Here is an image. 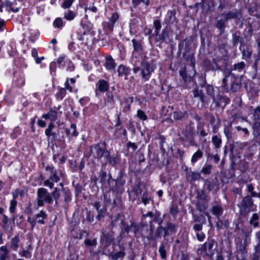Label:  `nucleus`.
Segmentation results:
<instances>
[{
  "instance_id": "nucleus-1",
  "label": "nucleus",
  "mask_w": 260,
  "mask_h": 260,
  "mask_svg": "<svg viewBox=\"0 0 260 260\" xmlns=\"http://www.w3.org/2000/svg\"><path fill=\"white\" fill-rule=\"evenodd\" d=\"M90 153L94 158L100 159L104 157L110 164L113 165L115 164V160H113L112 158L110 156L109 152L101 148L99 144L91 146Z\"/></svg>"
},
{
  "instance_id": "nucleus-2",
  "label": "nucleus",
  "mask_w": 260,
  "mask_h": 260,
  "mask_svg": "<svg viewBox=\"0 0 260 260\" xmlns=\"http://www.w3.org/2000/svg\"><path fill=\"white\" fill-rule=\"evenodd\" d=\"M238 206L240 209V214L244 216H247L250 212L254 211L256 207L252 199L249 196L244 197Z\"/></svg>"
},
{
  "instance_id": "nucleus-3",
  "label": "nucleus",
  "mask_w": 260,
  "mask_h": 260,
  "mask_svg": "<svg viewBox=\"0 0 260 260\" xmlns=\"http://www.w3.org/2000/svg\"><path fill=\"white\" fill-rule=\"evenodd\" d=\"M37 209L44 205V203L52 204L53 199L48 190L43 187L38 188L37 192Z\"/></svg>"
},
{
  "instance_id": "nucleus-4",
  "label": "nucleus",
  "mask_w": 260,
  "mask_h": 260,
  "mask_svg": "<svg viewBox=\"0 0 260 260\" xmlns=\"http://www.w3.org/2000/svg\"><path fill=\"white\" fill-rule=\"evenodd\" d=\"M141 75L142 79L144 81H148L156 69V66L153 64L152 62L149 63L143 59L141 62Z\"/></svg>"
},
{
  "instance_id": "nucleus-5",
  "label": "nucleus",
  "mask_w": 260,
  "mask_h": 260,
  "mask_svg": "<svg viewBox=\"0 0 260 260\" xmlns=\"http://www.w3.org/2000/svg\"><path fill=\"white\" fill-rule=\"evenodd\" d=\"M229 78H233L232 74H229L226 76L225 78L222 79L221 88L222 90L226 92L229 91L236 92L240 88V85L239 83L235 82L234 81L231 82V86L229 87L228 84V81Z\"/></svg>"
},
{
  "instance_id": "nucleus-6",
  "label": "nucleus",
  "mask_w": 260,
  "mask_h": 260,
  "mask_svg": "<svg viewBox=\"0 0 260 260\" xmlns=\"http://www.w3.org/2000/svg\"><path fill=\"white\" fill-rule=\"evenodd\" d=\"M214 240H209L203 244L199 250L201 251V253H204L205 255L211 257L214 254Z\"/></svg>"
},
{
  "instance_id": "nucleus-7",
  "label": "nucleus",
  "mask_w": 260,
  "mask_h": 260,
  "mask_svg": "<svg viewBox=\"0 0 260 260\" xmlns=\"http://www.w3.org/2000/svg\"><path fill=\"white\" fill-rule=\"evenodd\" d=\"M134 50L132 52L133 57H139L143 51V47L141 41L137 40L136 39H133L132 40Z\"/></svg>"
},
{
  "instance_id": "nucleus-8",
  "label": "nucleus",
  "mask_w": 260,
  "mask_h": 260,
  "mask_svg": "<svg viewBox=\"0 0 260 260\" xmlns=\"http://www.w3.org/2000/svg\"><path fill=\"white\" fill-rule=\"evenodd\" d=\"M206 89L207 94L212 98L213 102H214L217 106L220 105L222 100L226 101L228 100V99H225L224 97H222L219 94L215 97L214 94V88L212 85H207Z\"/></svg>"
},
{
  "instance_id": "nucleus-9",
  "label": "nucleus",
  "mask_w": 260,
  "mask_h": 260,
  "mask_svg": "<svg viewBox=\"0 0 260 260\" xmlns=\"http://www.w3.org/2000/svg\"><path fill=\"white\" fill-rule=\"evenodd\" d=\"M118 19V14L116 12L113 13L109 18V21L103 23L104 28L108 31H112L114 26Z\"/></svg>"
},
{
  "instance_id": "nucleus-10",
  "label": "nucleus",
  "mask_w": 260,
  "mask_h": 260,
  "mask_svg": "<svg viewBox=\"0 0 260 260\" xmlns=\"http://www.w3.org/2000/svg\"><path fill=\"white\" fill-rule=\"evenodd\" d=\"M60 180V177L57 174V171L52 175L49 176V179L45 180L43 182V185L45 186L52 189L54 187V182L57 183Z\"/></svg>"
},
{
  "instance_id": "nucleus-11",
  "label": "nucleus",
  "mask_w": 260,
  "mask_h": 260,
  "mask_svg": "<svg viewBox=\"0 0 260 260\" xmlns=\"http://www.w3.org/2000/svg\"><path fill=\"white\" fill-rule=\"evenodd\" d=\"M27 246L26 249H24L22 246H21V251L19 252V254L22 257L29 259L32 256L33 247L30 242H27Z\"/></svg>"
},
{
  "instance_id": "nucleus-12",
  "label": "nucleus",
  "mask_w": 260,
  "mask_h": 260,
  "mask_svg": "<svg viewBox=\"0 0 260 260\" xmlns=\"http://www.w3.org/2000/svg\"><path fill=\"white\" fill-rule=\"evenodd\" d=\"M173 118L176 120H181L188 118V114L186 110H177L173 112L172 114Z\"/></svg>"
},
{
  "instance_id": "nucleus-13",
  "label": "nucleus",
  "mask_w": 260,
  "mask_h": 260,
  "mask_svg": "<svg viewBox=\"0 0 260 260\" xmlns=\"http://www.w3.org/2000/svg\"><path fill=\"white\" fill-rule=\"evenodd\" d=\"M222 16L223 17L224 21H228L234 18H239L241 17V15L238 11L235 10L234 11H229L226 13H223Z\"/></svg>"
},
{
  "instance_id": "nucleus-14",
  "label": "nucleus",
  "mask_w": 260,
  "mask_h": 260,
  "mask_svg": "<svg viewBox=\"0 0 260 260\" xmlns=\"http://www.w3.org/2000/svg\"><path fill=\"white\" fill-rule=\"evenodd\" d=\"M42 118L45 119H49L53 123L57 119V112L56 110L50 109L48 113L42 115Z\"/></svg>"
},
{
  "instance_id": "nucleus-15",
  "label": "nucleus",
  "mask_w": 260,
  "mask_h": 260,
  "mask_svg": "<svg viewBox=\"0 0 260 260\" xmlns=\"http://www.w3.org/2000/svg\"><path fill=\"white\" fill-rule=\"evenodd\" d=\"M14 83L18 87L23 86L25 84V79L23 74L15 73L14 76Z\"/></svg>"
},
{
  "instance_id": "nucleus-16",
  "label": "nucleus",
  "mask_w": 260,
  "mask_h": 260,
  "mask_svg": "<svg viewBox=\"0 0 260 260\" xmlns=\"http://www.w3.org/2000/svg\"><path fill=\"white\" fill-rule=\"evenodd\" d=\"M54 127L55 124L53 123L50 122L49 123L47 128L45 131V135L47 138H50L52 137L54 140L57 138V134L55 132H52Z\"/></svg>"
},
{
  "instance_id": "nucleus-17",
  "label": "nucleus",
  "mask_w": 260,
  "mask_h": 260,
  "mask_svg": "<svg viewBox=\"0 0 260 260\" xmlns=\"http://www.w3.org/2000/svg\"><path fill=\"white\" fill-rule=\"evenodd\" d=\"M96 87L100 91L104 92L109 89V85L107 81L101 79L96 84Z\"/></svg>"
},
{
  "instance_id": "nucleus-18",
  "label": "nucleus",
  "mask_w": 260,
  "mask_h": 260,
  "mask_svg": "<svg viewBox=\"0 0 260 260\" xmlns=\"http://www.w3.org/2000/svg\"><path fill=\"white\" fill-rule=\"evenodd\" d=\"M204 186L207 187L209 191L215 190V191H217L219 189L218 183L208 179L205 180Z\"/></svg>"
},
{
  "instance_id": "nucleus-19",
  "label": "nucleus",
  "mask_w": 260,
  "mask_h": 260,
  "mask_svg": "<svg viewBox=\"0 0 260 260\" xmlns=\"http://www.w3.org/2000/svg\"><path fill=\"white\" fill-rule=\"evenodd\" d=\"M183 57L187 61L189 62L190 66L194 68L195 67V57L194 54L188 51H185L183 54Z\"/></svg>"
},
{
  "instance_id": "nucleus-20",
  "label": "nucleus",
  "mask_w": 260,
  "mask_h": 260,
  "mask_svg": "<svg viewBox=\"0 0 260 260\" xmlns=\"http://www.w3.org/2000/svg\"><path fill=\"white\" fill-rule=\"evenodd\" d=\"M2 222V227L4 230L7 232H10L12 230L11 221H10L8 217L5 214L3 215Z\"/></svg>"
},
{
  "instance_id": "nucleus-21",
  "label": "nucleus",
  "mask_w": 260,
  "mask_h": 260,
  "mask_svg": "<svg viewBox=\"0 0 260 260\" xmlns=\"http://www.w3.org/2000/svg\"><path fill=\"white\" fill-rule=\"evenodd\" d=\"M211 211L216 217L217 219H219L220 216L223 214V209L221 205H216L212 207Z\"/></svg>"
},
{
  "instance_id": "nucleus-22",
  "label": "nucleus",
  "mask_w": 260,
  "mask_h": 260,
  "mask_svg": "<svg viewBox=\"0 0 260 260\" xmlns=\"http://www.w3.org/2000/svg\"><path fill=\"white\" fill-rule=\"evenodd\" d=\"M9 250L6 246L0 247V260H8L10 258Z\"/></svg>"
},
{
  "instance_id": "nucleus-23",
  "label": "nucleus",
  "mask_w": 260,
  "mask_h": 260,
  "mask_svg": "<svg viewBox=\"0 0 260 260\" xmlns=\"http://www.w3.org/2000/svg\"><path fill=\"white\" fill-rule=\"evenodd\" d=\"M131 70L126 66L121 64L117 69V72L118 76H127L130 73Z\"/></svg>"
},
{
  "instance_id": "nucleus-24",
  "label": "nucleus",
  "mask_w": 260,
  "mask_h": 260,
  "mask_svg": "<svg viewBox=\"0 0 260 260\" xmlns=\"http://www.w3.org/2000/svg\"><path fill=\"white\" fill-rule=\"evenodd\" d=\"M192 93L193 98H198L199 101L202 103H204L205 102V95L203 93L202 90H200L198 86L196 87V88H194L193 89Z\"/></svg>"
},
{
  "instance_id": "nucleus-25",
  "label": "nucleus",
  "mask_w": 260,
  "mask_h": 260,
  "mask_svg": "<svg viewBox=\"0 0 260 260\" xmlns=\"http://www.w3.org/2000/svg\"><path fill=\"white\" fill-rule=\"evenodd\" d=\"M115 62L111 56L106 57L105 67L108 70H113L115 68Z\"/></svg>"
},
{
  "instance_id": "nucleus-26",
  "label": "nucleus",
  "mask_w": 260,
  "mask_h": 260,
  "mask_svg": "<svg viewBox=\"0 0 260 260\" xmlns=\"http://www.w3.org/2000/svg\"><path fill=\"white\" fill-rule=\"evenodd\" d=\"M166 20L169 23H173L176 22V12L174 10L168 11L166 16Z\"/></svg>"
},
{
  "instance_id": "nucleus-27",
  "label": "nucleus",
  "mask_w": 260,
  "mask_h": 260,
  "mask_svg": "<svg viewBox=\"0 0 260 260\" xmlns=\"http://www.w3.org/2000/svg\"><path fill=\"white\" fill-rule=\"evenodd\" d=\"M35 217L37 222L41 224H44L45 223L44 219L46 218L47 215L44 211L41 210L39 213L35 215Z\"/></svg>"
},
{
  "instance_id": "nucleus-28",
  "label": "nucleus",
  "mask_w": 260,
  "mask_h": 260,
  "mask_svg": "<svg viewBox=\"0 0 260 260\" xmlns=\"http://www.w3.org/2000/svg\"><path fill=\"white\" fill-rule=\"evenodd\" d=\"M75 82L76 80L74 78H67L64 83V88L70 92H72Z\"/></svg>"
},
{
  "instance_id": "nucleus-29",
  "label": "nucleus",
  "mask_w": 260,
  "mask_h": 260,
  "mask_svg": "<svg viewBox=\"0 0 260 260\" xmlns=\"http://www.w3.org/2000/svg\"><path fill=\"white\" fill-rule=\"evenodd\" d=\"M132 3L133 7L135 8L140 5L147 8L150 4V0H132Z\"/></svg>"
},
{
  "instance_id": "nucleus-30",
  "label": "nucleus",
  "mask_w": 260,
  "mask_h": 260,
  "mask_svg": "<svg viewBox=\"0 0 260 260\" xmlns=\"http://www.w3.org/2000/svg\"><path fill=\"white\" fill-rule=\"evenodd\" d=\"M20 238L18 236H16L12 238L10 242V248L13 251H16L19 247Z\"/></svg>"
},
{
  "instance_id": "nucleus-31",
  "label": "nucleus",
  "mask_w": 260,
  "mask_h": 260,
  "mask_svg": "<svg viewBox=\"0 0 260 260\" xmlns=\"http://www.w3.org/2000/svg\"><path fill=\"white\" fill-rule=\"evenodd\" d=\"M67 94V90L63 87H58L55 96L57 100H62Z\"/></svg>"
},
{
  "instance_id": "nucleus-32",
  "label": "nucleus",
  "mask_w": 260,
  "mask_h": 260,
  "mask_svg": "<svg viewBox=\"0 0 260 260\" xmlns=\"http://www.w3.org/2000/svg\"><path fill=\"white\" fill-rule=\"evenodd\" d=\"M84 244L89 249L90 251L91 252V249L96 246L97 241L96 239H86L84 241Z\"/></svg>"
},
{
  "instance_id": "nucleus-33",
  "label": "nucleus",
  "mask_w": 260,
  "mask_h": 260,
  "mask_svg": "<svg viewBox=\"0 0 260 260\" xmlns=\"http://www.w3.org/2000/svg\"><path fill=\"white\" fill-rule=\"evenodd\" d=\"M107 98L105 101L106 106H112L114 105L115 100L114 95L112 93L108 92L106 94Z\"/></svg>"
},
{
  "instance_id": "nucleus-34",
  "label": "nucleus",
  "mask_w": 260,
  "mask_h": 260,
  "mask_svg": "<svg viewBox=\"0 0 260 260\" xmlns=\"http://www.w3.org/2000/svg\"><path fill=\"white\" fill-rule=\"evenodd\" d=\"M203 152L200 149L198 150L192 156L191 162L192 164H195L198 159L203 157Z\"/></svg>"
},
{
  "instance_id": "nucleus-35",
  "label": "nucleus",
  "mask_w": 260,
  "mask_h": 260,
  "mask_svg": "<svg viewBox=\"0 0 260 260\" xmlns=\"http://www.w3.org/2000/svg\"><path fill=\"white\" fill-rule=\"evenodd\" d=\"M63 16L67 20L72 21L76 16V14L73 11L69 10L64 12Z\"/></svg>"
},
{
  "instance_id": "nucleus-36",
  "label": "nucleus",
  "mask_w": 260,
  "mask_h": 260,
  "mask_svg": "<svg viewBox=\"0 0 260 260\" xmlns=\"http://www.w3.org/2000/svg\"><path fill=\"white\" fill-rule=\"evenodd\" d=\"M157 36L158 37L156 39V41H160L162 42L169 38V33L166 29H164L161 34Z\"/></svg>"
},
{
  "instance_id": "nucleus-37",
  "label": "nucleus",
  "mask_w": 260,
  "mask_h": 260,
  "mask_svg": "<svg viewBox=\"0 0 260 260\" xmlns=\"http://www.w3.org/2000/svg\"><path fill=\"white\" fill-rule=\"evenodd\" d=\"M168 249L167 245H165L163 243L160 245L158 252L162 259H165L167 257L166 251Z\"/></svg>"
},
{
  "instance_id": "nucleus-38",
  "label": "nucleus",
  "mask_w": 260,
  "mask_h": 260,
  "mask_svg": "<svg viewBox=\"0 0 260 260\" xmlns=\"http://www.w3.org/2000/svg\"><path fill=\"white\" fill-rule=\"evenodd\" d=\"M64 25V23L63 22L62 19L60 17L55 18L53 22V26L55 28L58 29H61Z\"/></svg>"
},
{
  "instance_id": "nucleus-39",
  "label": "nucleus",
  "mask_w": 260,
  "mask_h": 260,
  "mask_svg": "<svg viewBox=\"0 0 260 260\" xmlns=\"http://www.w3.org/2000/svg\"><path fill=\"white\" fill-rule=\"evenodd\" d=\"M259 219V216L257 213H254L252 214L249 223L251 225H253L254 228H256L258 226V220Z\"/></svg>"
},
{
  "instance_id": "nucleus-40",
  "label": "nucleus",
  "mask_w": 260,
  "mask_h": 260,
  "mask_svg": "<svg viewBox=\"0 0 260 260\" xmlns=\"http://www.w3.org/2000/svg\"><path fill=\"white\" fill-rule=\"evenodd\" d=\"M153 25L154 27V31L153 35L157 36L161 27L160 21L158 19L154 20L153 22Z\"/></svg>"
},
{
  "instance_id": "nucleus-41",
  "label": "nucleus",
  "mask_w": 260,
  "mask_h": 260,
  "mask_svg": "<svg viewBox=\"0 0 260 260\" xmlns=\"http://www.w3.org/2000/svg\"><path fill=\"white\" fill-rule=\"evenodd\" d=\"M13 3H12L9 1H6L5 3V6L9 12L11 11L14 13L18 12L20 9V8H15L13 6Z\"/></svg>"
},
{
  "instance_id": "nucleus-42",
  "label": "nucleus",
  "mask_w": 260,
  "mask_h": 260,
  "mask_svg": "<svg viewBox=\"0 0 260 260\" xmlns=\"http://www.w3.org/2000/svg\"><path fill=\"white\" fill-rule=\"evenodd\" d=\"M212 142L215 148H218L220 147L222 141L219 136L217 135L213 136L212 138Z\"/></svg>"
},
{
  "instance_id": "nucleus-43",
  "label": "nucleus",
  "mask_w": 260,
  "mask_h": 260,
  "mask_svg": "<svg viewBox=\"0 0 260 260\" xmlns=\"http://www.w3.org/2000/svg\"><path fill=\"white\" fill-rule=\"evenodd\" d=\"M17 202L16 200L12 199L10 202V206L9 208V212L11 214H14L16 212L17 208Z\"/></svg>"
},
{
  "instance_id": "nucleus-44",
  "label": "nucleus",
  "mask_w": 260,
  "mask_h": 260,
  "mask_svg": "<svg viewBox=\"0 0 260 260\" xmlns=\"http://www.w3.org/2000/svg\"><path fill=\"white\" fill-rule=\"evenodd\" d=\"M167 235L165 229L162 226L158 227L155 232V236L157 237H161L162 236L165 237Z\"/></svg>"
},
{
  "instance_id": "nucleus-45",
  "label": "nucleus",
  "mask_w": 260,
  "mask_h": 260,
  "mask_svg": "<svg viewBox=\"0 0 260 260\" xmlns=\"http://www.w3.org/2000/svg\"><path fill=\"white\" fill-rule=\"evenodd\" d=\"M222 254H223L224 256L227 258V260H229L232 254V251L230 243H227V249L223 250L222 251Z\"/></svg>"
},
{
  "instance_id": "nucleus-46",
  "label": "nucleus",
  "mask_w": 260,
  "mask_h": 260,
  "mask_svg": "<svg viewBox=\"0 0 260 260\" xmlns=\"http://www.w3.org/2000/svg\"><path fill=\"white\" fill-rule=\"evenodd\" d=\"M245 67V64L243 61L238 62L234 65V68L232 69L233 71H237L238 72H241L244 70Z\"/></svg>"
},
{
  "instance_id": "nucleus-47",
  "label": "nucleus",
  "mask_w": 260,
  "mask_h": 260,
  "mask_svg": "<svg viewBox=\"0 0 260 260\" xmlns=\"http://www.w3.org/2000/svg\"><path fill=\"white\" fill-rule=\"evenodd\" d=\"M218 221L216 222V226L218 228H227L229 225V222L228 220H221L220 219H217Z\"/></svg>"
},
{
  "instance_id": "nucleus-48",
  "label": "nucleus",
  "mask_w": 260,
  "mask_h": 260,
  "mask_svg": "<svg viewBox=\"0 0 260 260\" xmlns=\"http://www.w3.org/2000/svg\"><path fill=\"white\" fill-rule=\"evenodd\" d=\"M53 200L54 199L55 201V203L57 204L58 203V200L59 199L60 193L59 192V189L57 187H55L54 191L52 192L50 194Z\"/></svg>"
},
{
  "instance_id": "nucleus-49",
  "label": "nucleus",
  "mask_w": 260,
  "mask_h": 260,
  "mask_svg": "<svg viewBox=\"0 0 260 260\" xmlns=\"http://www.w3.org/2000/svg\"><path fill=\"white\" fill-rule=\"evenodd\" d=\"M212 168V166L211 165L206 164L202 168L201 172L205 175H209L211 174Z\"/></svg>"
},
{
  "instance_id": "nucleus-50",
  "label": "nucleus",
  "mask_w": 260,
  "mask_h": 260,
  "mask_svg": "<svg viewBox=\"0 0 260 260\" xmlns=\"http://www.w3.org/2000/svg\"><path fill=\"white\" fill-rule=\"evenodd\" d=\"M165 229L167 233V235L170 233L175 232V226L172 223H168Z\"/></svg>"
},
{
  "instance_id": "nucleus-51",
  "label": "nucleus",
  "mask_w": 260,
  "mask_h": 260,
  "mask_svg": "<svg viewBox=\"0 0 260 260\" xmlns=\"http://www.w3.org/2000/svg\"><path fill=\"white\" fill-rule=\"evenodd\" d=\"M125 253L123 251H118L112 255V260H117L119 258H122L125 256Z\"/></svg>"
},
{
  "instance_id": "nucleus-52",
  "label": "nucleus",
  "mask_w": 260,
  "mask_h": 260,
  "mask_svg": "<svg viewBox=\"0 0 260 260\" xmlns=\"http://www.w3.org/2000/svg\"><path fill=\"white\" fill-rule=\"evenodd\" d=\"M27 221L31 225L30 231H32L34 230V228L36 225V224L37 223V221L35 219V216H34V217L28 216L27 217Z\"/></svg>"
},
{
  "instance_id": "nucleus-53",
  "label": "nucleus",
  "mask_w": 260,
  "mask_h": 260,
  "mask_svg": "<svg viewBox=\"0 0 260 260\" xmlns=\"http://www.w3.org/2000/svg\"><path fill=\"white\" fill-rule=\"evenodd\" d=\"M252 55V52L249 50H244L242 51L243 58L246 60L249 59Z\"/></svg>"
},
{
  "instance_id": "nucleus-54",
  "label": "nucleus",
  "mask_w": 260,
  "mask_h": 260,
  "mask_svg": "<svg viewBox=\"0 0 260 260\" xmlns=\"http://www.w3.org/2000/svg\"><path fill=\"white\" fill-rule=\"evenodd\" d=\"M137 116L142 120H146L147 119V116L144 111L141 110H138L137 112Z\"/></svg>"
},
{
  "instance_id": "nucleus-55",
  "label": "nucleus",
  "mask_w": 260,
  "mask_h": 260,
  "mask_svg": "<svg viewBox=\"0 0 260 260\" xmlns=\"http://www.w3.org/2000/svg\"><path fill=\"white\" fill-rule=\"evenodd\" d=\"M260 255V243L255 247V253L253 256V260H258V257Z\"/></svg>"
},
{
  "instance_id": "nucleus-56",
  "label": "nucleus",
  "mask_w": 260,
  "mask_h": 260,
  "mask_svg": "<svg viewBox=\"0 0 260 260\" xmlns=\"http://www.w3.org/2000/svg\"><path fill=\"white\" fill-rule=\"evenodd\" d=\"M74 1V0H65L61 5V7L63 9H68L72 6Z\"/></svg>"
},
{
  "instance_id": "nucleus-57",
  "label": "nucleus",
  "mask_w": 260,
  "mask_h": 260,
  "mask_svg": "<svg viewBox=\"0 0 260 260\" xmlns=\"http://www.w3.org/2000/svg\"><path fill=\"white\" fill-rule=\"evenodd\" d=\"M188 178L190 179L191 181H194L199 179L201 178V175L198 173L191 172L190 174L188 175Z\"/></svg>"
},
{
  "instance_id": "nucleus-58",
  "label": "nucleus",
  "mask_w": 260,
  "mask_h": 260,
  "mask_svg": "<svg viewBox=\"0 0 260 260\" xmlns=\"http://www.w3.org/2000/svg\"><path fill=\"white\" fill-rule=\"evenodd\" d=\"M216 27L220 29L221 31H222L225 28L224 20L222 19L218 20L216 23Z\"/></svg>"
},
{
  "instance_id": "nucleus-59",
  "label": "nucleus",
  "mask_w": 260,
  "mask_h": 260,
  "mask_svg": "<svg viewBox=\"0 0 260 260\" xmlns=\"http://www.w3.org/2000/svg\"><path fill=\"white\" fill-rule=\"evenodd\" d=\"M56 69V63L55 62H51L50 64V71L52 75H55V72Z\"/></svg>"
},
{
  "instance_id": "nucleus-60",
  "label": "nucleus",
  "mask_w": 260,
  "mask_h": 260,
  "mask_svg": "<svg viewBox=\"0 0 260 260\" xmlns=\"http://www.w3.org/2000/svg\"><path fill=\"white\" fill-rule=\"evenodd\" d=\"M45 170L49 173L50 175H52V174H53L57 171V170L54 168V167L52 165L46 166L45 167Z\"/></svg>"
},
{
  "instance_id": "nucleus-61",
  "label": "nucleus",
  "mask_w": 260,
  "mask_h": 260,
  "mask_svg": "<svg viewBox=\"0 0 260 260\" xmlns=\"http://www.w3.org/2000/svg\"><path fill=\"white\" fill-rule=\"evenodd\" d=\"M64 191V202L68 203L71 200V192L69 190Z\"/></svg>"
},
{
  "instance_id": "nucleus-62",
  "label": "nucleus",
  "mask_w": 260,
  "mask_h": 260,
  "mask_svg": "<svg viewBox=\"0 0 260 260\" xmlns=\"http://www.w3.org/2000/svg\"><path fill=\"white\" fill-rule=\"evenodd\" d=\"M106 177H107L106 173L104 172L103 170H102L100 173L99 178L100 179V182L102 184L105 183Z\"/></svg>"
},
{
  "instance_id": "nucleus-63",
  "label": "nucleus",
  "mask_w": 260,
  "mask_h": 260,
  "mask_svg": "<svg viewBox=\"0 0 260 260\" xmlns=\"http://www.w3.org/2000/svg\"><path fill=\"white\" fill-rule=\"evenodd\" d=\"M196 236L198 240L200 242L204 241L205 238V235L202 231L197 232L196 234Z\"/></svg>"
},
{
  "instance_id": "nucleus-64",
  "label": "nucleus",
  "mask_w": 260,
  "mask_h": 260,
  "mask_svg": "<svg viewBox=\"0 0 260 260\" xmlns=\"http://www.w3.org/2000/svg\"><path fill=\"white\" fill-rule=\"evenodd\" d=\"M253 116L256 119H260V107H257L254 111Z\"/></svg>"
}]
</instances>
